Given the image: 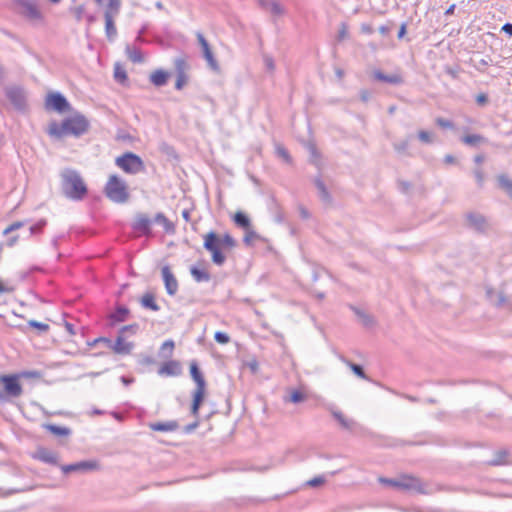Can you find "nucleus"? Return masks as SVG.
<instances>
[{"label":"nucleus","instance_id":"2f4dec72","mask_svg":"<svg viewBox=\"0 0 512 512\" xmlns=\"http://www.w3.org/2000/svg\"><path fill=\"white\" fill-rule=\"evenodd\" d=\"M497 187L504 190L509 196H512V180L505 174L498 175Z\"/></svg>","mask_w":512,"mask_h":512},{"label":"nucleus","instance_id":"bb28decb","mask_svg":"<svg viewBox=\"0 0 512 512\" xmlns=\"http://www.w3.org/2000/svg\"><path fill=\"white\" fill-rule=\"evenodd\" d=\"M190 375L192 379L195 381L197 387H206V381L197 362L193 361L190 364Z\"/></svg>","mask_w":512,"mask_h":512},{"label":"nucleus","instance_id":"680f3d73","mask_svg":"<svg viewBox=\"0 0 512 512\" xmlns=\"http://www.w3.org/2000/svg\"><path fill=\"white\" fill-rule=\"evenodd\" d=\"M474 177L477 181V184L479 186V188H482L483 187V184H484V173L481 169H475L474 172Z\"/></svg>","mask_w":512,"mask_h":512},{"label":"nucleus","instance_id":"0eeeda50","mask_svg":"<svg viewBox=\"0 0 512 512\" xmlns=\"http://www.w3.org/2000/svg\"><path fill=\"white\" fill-rule=\"evenodd\" d=\"M203 247L211 253V260L217 266H222L226 261V256L222 253L219 246V235L210 231L204 236Z\"/></svg>","mask_w":512,"mask_h":512},{"label":"nucleus","instance_id":"f03ea898","mask_svg":"<svg viewBox=\"0 0 512 512\" xmlns=\"http://www.w3.org/2000/svg\"><path fill=\"white\" fill-rule=\"evenodd\" d=\"M62 194L71 200L80 201L88 193L80 173L71 168H65L60 173Z\"/></svg>","mask_w":512,"mask_h":512},{"label":"nucleus","instance_id":"6ab92c4d","mask_svg":"<svg viewBox=\"0 0 512 512\" xmlns=\"http://www.w3.org/2000/svg\"><path fill=\"white\" fill-rule=\"evenodd\" d=\"M373 77L377 81L389 83L392 85H400L404 82L403 77L400 74H391L386 75L381 70H375L373 72Z\"/></svg>","mask_w":512,"mask_h":512},{"label":"nucleus","instance_id":"4d7b16f0","mask_svg":"<svg viewBox=\"0 0 512 512\" xmlns=\"http://www.w3.org/2000/svg\"><path fill=\"white\" fill-rule=\"evenodd\" d=\"M436 124L439 127L444 128V129H452V128H454V123L451 120L445 119V118H442V117H438L436 119Z\"/></svg>","mask_w":512,"mask_h":512},{"label":"nucleus","instance_id":"13d9d810","mask_svg":"<svg viewBox=\"0 0 512 512\" xmlns=\"http://www.w3.org/2000/svg\"><path fill=\"white\" fill-rule=\"evenodd\" d=\"M338 422L342 428L347 430H352L355 426V422L352 419H347L344 415Z\"/></svg>","mask_w":512,"mask_h":512},{"label":"nucleus","instance_id":"c85d7f7f","mask_svg":"<svg viewBox=\"0 0 512 512\" xmlns=\"http://www.w3.org/2000/svg\"><path fill=\"white\" fill-rule=\"evenodd\" d=\"M140 304L145 309H149L155 312L160 310V306L155 301V296L150 292L145 293L141 297Z\"/></svg>","mask_w":512,"mask_h":512},{"label":"nucleus","instance_id":"e2e57ef3","mask_svg":"<svg viewBox=\"0 0 512 512\" xmlns=\"http://www.w3.org/2000/svg\"><path fill=\"white\" fill-rule=\"evenodd\" d=\"M411 187H412V185L408 181H405V180L398 181V188L403 193H408L410 191Z\"/></svg>","mask_w":512,"mask_h":512},{"label":"nucleus","instance_id":"f257e3e1","mask_svg":"<svg viewBox=\"0 0 512 512\" xmlns=\"http://www.w3.org/2000/svg\"><path fill=\"white\" fill-rule=\"evenodd\" d=\"M89 126V121L84 115L76 114L64 119L60 125L56 121L51 122L47 132L50 136L57 139H61L66 135L80 137L88 131Z\"/></svg>","mask_w":512,"mask_h":512},{"label":"nucleus","instance_id":"e433bc0d","mask_svg":"<svg viewBox=\"0 0 512 512\" xmlns=\"http://www.w3.org/2000/svg\"><path fill=\"white\" fill-rule=\"evenodd\" d=\"M114 78L120 84H125L128 80L125 69L119 63H116L114 66Z\"/></svg>","mask_w":512,"mask_h":512},{"label":"nucleus","instance_id":"f3484780","mask_svg":"<svg viewBox=\"0 0 512 512\" xmlns=\"http://www.w3.org/2000/svg\"><path fill=\"white\" fill-rule=\"evenodd\" d=\"M182 373L181 365L176 360H169L162 364L158 370L160 376H179Z\"/></svg>","mask_w":512,"mask_h":512},{"label":"nucleus","instance_id":"6e6552de","mask_svg":"<svg viewBox=\"0 0 512 512\" xmlns=\"http://www.w3.org/2000/svg\"><path fill=\"white\" fill-rule=\"evenodd\" d=\"M5 96L18 111H24L27 107L26 91L21 86H7Z\"/></svg>","mask_w":512,"mask_h":512},{"label":"nucleus","instance_id":"b1692460","mask_svg":"<svg viewBox=\"0 0 512 512\" xmlns=\"http://www.w3.org/2000/svg\"><path fill=\"white\" fill-rule=\"evenodd\" d=\"M174 71L176 75H188L190 65L185 55L178 56L174 59Z\"/></svg>","mask_w":512,"mask_h":512},{"label":"nucleus","instance_id":"c9c22d12","mask_svg":"<svg viewBox=\"0 0 512 512\" xmlns=\"http://www.w3.org/2000/svg\"><path fill=\"white\" fill-rule=\"evenodd\" d=\"M509 455L508 450H499L495 453V457L489 460L487 463L491 466L502 465L506 463V458Z\"/></svg>","mask_w":512,"mask_h":512},{"label":"nucleus","instance_id":"58836bf2","mask_svg":"<svg viewBox=\"0 0 512 512\" xmlns=\"http://www.w3.org/2000/svg\"><path fill=\"white\" fill-rule=\"evenodd\" d=\"M461 141L470 146H477L479 143L484 141V137L479 134H470L463 136Z\"/></svg>","mask_w":512,"mask_h":512},{"label":"nucleus","instance_id":"423d86ee","mask_svg":"<svg viewBox=\"0 0 512 512\" xmlns=\"http://www.w3.org/2000/svg\"><path fill=\"white\" fill-rule=\"evenodd\" d=\"M10 8L29 20H41L42 14L35 0H12Z\"/></svg>","mask_w":512,"mask_h":512},{"label":"nucleus","instance_id":"2eb2a0df","mask_svg":"<svg viewBox=\"0 0 512 512\" xmlns=\"http://www.w3.org/2000/svg\"><path fill=\"white\" fill-rule=\"evenodd\" d=\"M196 36H197L198 43L202 48L203 57L207 61L210 68L214 71H217L219 69V65L211 51L208 41L205 39V37L203 36V34L201 32H197Z\"/></svg>","mask_w":512,"mask_h":512},{"label":"nucleus","instance_id":"0e129e2a","mask_svg":"<svg viewBox=\"0 0 512 512\" xmlns=\"http://www.w3.org/2000/svg\"><path fill=\"white\" fill-rule=\"evenodd\" d=\"M85 7L84 5H79L73 9V13L77 19V21H80L84 15Z\"/></svg>","mask_w":512,"mask_h":512},{"label":"nucleus","instance_id":"1a4fd4ad","mask_svg":"<svg viewBox=\"0 0 512 512\" xmlns=\"http://www.w3.org/2000/svg\"><path fill=\"white\" fill-rule=\"evenodd\" d=\"M45 108L46 110L64 113L70 110V103L60 92H51L46 96Z\"/></svg>","mask_w":512,"mask_h":512},{"label":"nucleus","instance_id":"cd10ccee","mask_svg":"<svg viewBox=\"0 0 512 512\" xmlns=\"http://www.w3.org/2000/svg\"><path fill=\"white\" fill-rule=\"evenodd\" d=\"M190 274L193 279L198 282H209L211 280V275L205 269L199 268L197 266L190 267Z\"/></svg>","mask_w":512,"mask_h":512},{"label":"nucleus","instance_id":"a19ab883","mask_svg":"<svg viewBox=\"0 0 512 512\" xmlns=\"http://www.w3.org/2000/svg\"><path fill=\"white\" fill-rule=\"evenodd\" d=\"M126 53L129 59L134 63H140L143 61L141 52L137 49H132L129 45L126 47Z\"/></svg>","mask_w":512,"mask_h":512},{"label":"nucleus","instance_id":"ea45409f","mask_svg":"<svg viewBox=\"0 0 512 512\" xmlns=\"http://www.w3.org/2000/svg\"><path fill=\"white\" fill-rule=\"evenodd\" d=\"M346 363L355 375L365 380L369 379L361 365L355 364L351 361H346Z\"/></svg>","mask_w":512,"mask_h":512},{"label":"nucleus","instance_id":"7ed1b4c3","mask_svg":"<svg viewBox=\"0 0 512 512\" xmlns=\"http://www.w3.org/2000/svg\"><path fill=\"white\" fill-rule=\"evenodd\" d=\"M104 194L109 200L118 204L126 203L130 198L126 182L116 174L109 176Z\"/></svg>","mask_w":512,"mask_h":512},{"label":"nucleus","instance_id":"864d4df0","mask_svg":"<svg viewBox=\"0 0 512 512\" xmlns=\"http://www.w3.org/2000/svg\"><path fill=\"white\" fill-rule=\"evenodd\" d=\"M326 482V479L324 476H316L309 481L306 482L307 486L316 488L322 486Z\"/></svg>","mask_w":512,"mask_h":512},{"label":"nucleus","instance_id":"69168bd1","mask_svg":"<svg viewBox=\"0 0 512 512\" xmlns=\"http://www.w3.org/2000/svg\"><path fill=\"white\" fill-rule=\"evenodd\" d=\"M264 64L266 66V69L268 71H273L275 69V64H274V60L272 57L268 56V55H265L264 56Z\"/></svg>","mask_w":512,"mask_h":512},{"label":"nucleus","instance_id":"f704fd0d","mask_svg":"<svg viewBox=\"0 0 512 512\" xmlns=\"http://www.w3.org/2000/svg\"><path fill=\"white\" fill-rule=\"evenodd\" d=\"M121 0H109L104 12V16L110 14L111 17H116L119 14Z\"/></svg>","mask_w":512,"mask_h":512},{"label":"nucleus","instance_id":"a878e982","mask_svg":"<svg viewBox=\"0 0 512 512\" xmlns=\"http://www.w3.org/2000/svg\"><path fill=\"white\" fill-rule=\"evenodd\" d=\"M130 314V310L126 306L119 305L114 312L109 315V319L113 323L124 322Z\"/></svg>","mask_w":512,"mask_h":512},{"label":"nucleus","instance_id":"5701e85b","mask_svg":"<svg viewBox=\"0 0 512 512\" xmlns=\"http://www.w3.org/2000/svg\"><path fill=\"white\" fill-rule=\"evenodd\" d=\"M350 309L355 313L364 327L370 328L375 325V319L372 315L354 305H350Z\"/></svg>","mask_w":512,"mask_h":512},{"label":"nucleus","instance_id":"de8ad7c7","mask_svg":"<svg viewBox=\"0 0 512 512\" xmlns=\"http://www.w3.org/2000/svg\"><path fill=\"white\" fill-rule=\"evenodd\" d=\"M267 11L275 16H280L284 14V8L276 1H271L270 6Z\"/></svg>","mask_w":512,"mask_h":512},{"label":"nucleus","instance_id":"473e14b6","mask_svg":"<svg viewBox=\"0 0 512 512\" xmlns=\"http://www.w3.org/2000/svg\"><path fill=\"white\" fill-rule=\"evenodd\" d=\"M175 343L173 340H166L160 347L159 355L162 358L168 359L172 356Z\"/></svg>","mask_w":512,"mask_h":512},{"label":"nucleus","instance_id":"338daca9","mask_svg":"<svg viewBox=\"0 0 512 512\" xmlns=\"http://www.w3.org/2000/svg\"><path fill=\"white\" fill-rule=\"evenodd\" d=\"M101 343H105L108 347L109 345H111V340L106 337H99V338L94 339L92 342H90L89 345L95 346L96 344H101Z\"/></svg>","mask_w":512,"mask_h":512},{"label":"nucleus","instance_id":"6e6d98bb","mask_svg":"<svg viewBox=\"0 0 512 512\" xmlns=\"http://www.w3.org/2000/svg\"><path fill=\"white\" fill-rule=\"evenodd\" d=\"M214 339L219 344H227L230 341L228 334L222 331H217L214 334Z\"/></svg>","mask_w":512,"mask_h":512},{"label":"nucleus","instance_id":"4be33fe9","mask_svg":"<svg viewBox=\"0 0 512 512\" xmlns=\"http://www.w3.org/2000/svg\"><path fill=\"white\" fill-rule=\"evenodd\" d=\"M152 223L162 225L167 234H174L176 231L174 223L171 222L162 212H159L154 216Z\"/></svg>","mask_w":512,"mask_h":512},{"label":"nucleus","instance_id":"393cba45","mask_svg":"<svg viewBox=\"0 0 512 512\" xmlns=\"http://www.w3.org/2000/svg\"><path fill=\"white\" fill-rule=\"evenodd\" d=\"M314 184L318 190V195H319L320 199L323 202L330 204L332 202V196L329 193V191H328L325 183L322 181V179L320 177L315 178Z\"/></svg>","mask_w":512,"mask_h":512},{"label":"nucleus","instance_id":"4468645a","mask_svg":"<svg viewBox=\"0 0 512 512\" xmlns=\"http://www.w3.org/2000/svg\"><path fill=\"white\" fill-rule=\"evenodd\" d=\"M162 278L168 295L174 296L178 291V281L171 271L169 265H165L161 269Z\"/></svg>","mask_w":512,"mask_h":512},{"label":"nucleus","instance_id":"052dcab7","mask_svg":"<svg viewBox=\"0 0 512 512\" xmlns=\"http://www.w3.org/2000/svg\"><path fill=\"white\" fill-rule=\"evenodd\" d=\"M418 138L420 141L424 142V143H431L432 142V135L430 132L428 131H425V130H420L418 132Z\"/></svg>","mask_w":512,"mask_h":512},{"label":"nucleus","instance_id":"39448f33","mask_svg":"<svg viewBox=\"0 0 512 512\" xmlns=\"http://www.w3.org/2000/svg\"><path fill=\"white\" fill-rule=\"evenodd\" d=\"M116 165L125 173L138 174L145 170V164L140 156L133 152H126L115 160Z\"/></svg>","mask_w":512,"mask_h":512},{"label":"nucleus","instance_id":"8fccbe9b","mask_svg":"<svg viewBox=\"0 0 512 512\" xmlns=\"http://www.w3.org/2000/svg\"><path fill=\"white\" fill-rule=\"evenodd\" d=\"M46 224H47V221L45 219L39 220L37 223H35L34 225H32L29 228L30 235H34V234L42 232V230L46 226Z\"/></svg>","mask_w":512,"mask_h":512},{"label":"nucleus","instance_id":"f8f14e48","mask_svg":"<svg viewBox=\"0 0 512 512\" xmlns=\"http://www.w3.org/2000/svg\"><path fill=\"white\" fill-rule=\"evenodd\" d=\"M60 468L64 474L71 472L86 473L97 469L98 463L93 460L80 461L68 465H61Z\"/></svg>","mask_w":512,"mask_h":512},{"label":"nucleus","instance_id":"5fc2aeb1","mask_svg":"<svg viewBox=\"0 0 512 512\" xmlns=\"http://www.w3.org/2000/svg\"><path fill=\"white\" fill-rule=\"evenodd\" d=\"M276 153L279 157L283 158L285 162L290 163L291 157L287 149L281 145L276 146Z\"/></svg>","mask_w":512,"mask_h":512},{"label":"nucleus","instance_id":"603ef678","mask_svg":"<svg viewBox=\"0 0 512 512\" xmlns=\"http://www.w3.org/2000/svg\"><path fill=\"white\" fill-rule=\"evenodd\" d=\"M189 81V75H176L175 89L182 90Z\"/></svg>","mask_w":512,"mask_h":512},{"label":"nucleus","instance_id":"37998d69","mask_svg":"<svg viewBox=\"0 0 512 512\" xmlns=\"http://www.w3.org/2000/svg\"><path fill=\"white\" fill-rule=\"evenodd\" d=\"M205 388L206 387H197L193 393L192 403L201 406L204 396H205Z\"/></svg>","mask_w":512,"mask_h":512},{"label":"nucleus","instance_id":"dca6fc26","mask_svg":"<svg viewBox=\"0 0 512 512\" xmlns=\"http://www.w3.org/2000/svg\"><path fill=\"white\" fill-rule=\"evenodd\" d=\"M33 458L50 465H58V453L45 447H38Z\"/></svg>","mask_w":512,"mask_h":512},{"label":"nucleus","instance_id":"20e7f679","mask_svg":"<svg viewBox=\"0 0 512 512\" xmlns=\"http://www.w3.org/2000/svg\"><path fill=\"white\" fill-rule=\"evenodd\" d=\"M379 481L385 485L397 488L399 490L415 491L420 494L426 493L422 482L413 476L403 475L398 479L381 477Z\"/></svg>","mask_w":512,"mask_h":512},{"label":"nucleus","instance_id":"a211bd4d","mask_svg":"<svg viewBox=\"0 0 512 512\" xmlns=\"http://www.w3.org/2000/svg\"><path fill=\"white\" fill-rule=\"evenodd\" d=\"M108 347L116 354L127 355L131 353L134 345L132 342H125L124 336L118 334L116 341L114 343L111 341V345Z\"/></svg>","mask_w":512,"mask_h":512},{"label":"nucleus","instance_id":"c756f323","mask_svg":"<svg viewBox=\"0 0 512 512\" xmlns=\"http://www.w3.org/2000/svg\"><path fill=\"white\" fill-rule=\"evenodd\" d=\"M233 222L239 228L248 230L251 228V220L248 215L242 211H237L233 216Z\"/></svg>","mask_w":512,"mask_h":512},{"label":"nucleus","instance_id":"09e8293b","mask_svg":"<svg viewBox=\"0 0 512 512\" xmlns=\"http://www.w3.org/2000/svg\"><path fill=\"white\" fill-rule=\"evenodd\" d=\"M306 399V395L300 390H293L290 394L289 401L292 403H301Z\"/></svg>","mask_w":512,"mask_h":512},{"label":"nucleus","instance_id":"7c9ffc66","mask_svg":"<svg viewBox=\"0 0 512 512\" xmlns=\"http://www.w3.org/2000/svg\"><path fill=\"white\" fill-rule=\"evenodd\" d=\"M105 19V33L109 41H113L117 35V29L114 24V17L110 14L104 16Z\"/></svg>","mask_w":512,"mask_h":512},{"label":"nucleus","instance_id":"3c124183","mask_svg":"<svg viewBox=\"0 0 512 512\" xmlns=\"http://www.w3.org/2000/svg\"><path fill=\"white\" fill-rule=\"evenodd\" d=\"M25 221H16V222H13L12 224H10L4 231H3V235H9L15 231H17L18 229L22 228L24 225H25Z\"/></svg>","mask_w":512,"mask_h":512},{"label":"nucleus","instance_id":"c03bdc74","mask_svg":"<svg viewBox=\"0 0 512 512\" xmlns=\"http://www.w3.org/2000/svg\"><path fill=\"white\" fill-rule=\"evenodd\" d=\"M408 146H409V138L393 144V148L395 149V151L397 153L406 154V155H409L407 153Z\"/></svg>","mask_w":512,"mask_h":512},{"label":"nucleus","instance_id":"bf43d9fd","mask_svg":"<svg viewBox=\"0 0 512 512\" xmlns=\"http://www.w3.org/2000/svg\"><path fill=\"white\" fill-rule=\"evenodd\" d=\"M348 36V26L346 23L342 22L340 25V29L338 31L337 39L338 41H342Z\"/></svg>","mask_w":512,"mask_h":512},{"label":"nucleus","instance_id":"9b49d317","mask_svg":"<svg viewBox=\"0 0 512 512\" xmlns=\"http://www.w3.org/2000/svg\"><path fill=\"white\" fill-rule=\"evenodd\" d=\"M466 222H467V226L470 229H473L478 233H485L489 228V224H488L485 216L478 212L467 213L466 214Z\"/></svg>","mask_w":512,"mask_h":512},{"label":"nucleus","instance_id":"49530a36","mask_svg":"<svg viewBox=\"0 0 512 512\" xmlns=\"http://www.w3.org/2000/svg\"><path fill=\"white\" fill-rule=\"evenodd\" d=\"M139 330V325L137 323L125 325L120 328L118 334L124 336L125 333H130L132 335L136 334Z\"/></svg>","mask_w":512,"mask_h":512},{"label":"nucleus","instance_id":"774afa93","mask_svg":"<svg viewBox=\"0 0 512 512\" xmlns=\"http://www.w3.org/2000/svg\"><path fill=\"white\" fill-rule=\"evenodd\" d=\"M476 103L479 106H484L488 103V96L484 93H480L476 96Z\"/></svg>","mask_w":512,"mask_h":512},{"label":"nucleus","instance_id":"aec40b11","mask_svg":"<svg viewBox=\"0 0 512 512\" xmlns=\"http://www.w3.org/2000/svg\"><path fill=\"white\" fill-rule=\"evenodd\" d=\"M149 428L153 431L158 432H173L176 431L179 427V424L175 420L167 421V422H154L148 424Z\"/></svg>","mask_w":512,"mask_h":512},{"label":"nucleus","instance_id":"4c0bfd02","mask_svg":"<svg viewBox=\"0 0 512 512\" xmlns=\"http://www.w3.org/2000/svg\"><path fill=\"white\" fill-rule=\"evenodd\" d=\"M219 246L233 249L237 246V242L229 233H225L221 238L219 237Z\"/></svg>","mask_w":512,"mask_h":512},{"label":"nucleus","instance_id":"412c9836","mask_svg":"<svg viewBox=\"0 0 512 512\" xmlns=\"http://www.w3.org/2000/svg\"><path fill=\"white\" fill-rule=\"evenodd\" d=\"M169 77H170L169 72H167L163 69H157L151 73L150 81L154 86L162 87L167 84Z\"/></svg>","mask_w":512,"mask_h":512},{"label":"nucleus","instance_id":"9d476101","mask_svg":"<svg viewBox=\"0 0 512 512\" xmlns=\"http://www.w3.org/2000/svg\"><path fill=\"white\" fill-rule=\"evenodd\" d=\"M0 382L8 396L19 397L22 394V386L17 375H0Z\"/></svg>","mask_w":512,"mask_h":512},{"label":"nucleus","instance_id":"a18cd8bd","mask_svg":"<svg viewBox=\"0 0 512 512\" xmlns=\"http://www.w3.org/2000/svg\"><path fill=\"white\" fill-rule=\"evenodd\" d=\"M28 325L39 331L40 334L46 333L49 330V325L36 320H29Z\"/></svg>","mask_w":512,"mask_h":512},{"label":"nucleus","instance_id":"79ce46f5","mask_svg":"<svg viewBox=\"0 0 512 512\" xmlns=\"http://www.w3.org/2000/svg\"><path fill=\"white\" fill-rule=\"evenodd\" d=\"M260 239V235L257 234L254 230L249 228L248 230H245V235L243 238V242L247 246H251L254 240Z\"/></svg>","mask_w":512,"mask_h":512},{"label":"nucleus","instance_id":"72a5a7b5","mask_svg":"<svg viewBox=\"0 0 512 512\" xmlns=\"http://www.w3.org/2000/svg\"><path fill=\"white\" fill-rule=\"evenodd\" d=\"M44 427L56 436H69L71 434V430L67 427H61L55 424H45Z\"/></svg>","mask_w":512,"mask_h":512},{"label":"nucleus","instance_id":"ddd939ff","mask_svg":"<svg viewBox=\"0 0 512 512\" xmlns=\"http://www.w3.org/2000/svg\"><path fill=\"white\" fill-rule=\"evenodd\" d=\"M151 224L152 220L148 217V215L144 213H137L132 223V229L144 236L150 237L152 236Z\"/></svg>","mask_w":512,"mask_h":512}]
</instances>
